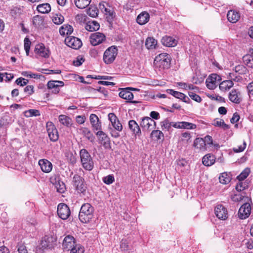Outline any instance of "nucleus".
Listing matches in <instances>:
<instances>
[{
  "label": "nucleus",
  "mask_w": 253,
  "mask_h": 253,
  "mask_svg": "<svg viewBox=\"0 0 253 253\" xmlns=\"http://www.w3.org/2000/svg\"><path fill=\"white\" fill-rule=\"evenodd\" d=\"M93 212L94 208L90 204H84L81 208L79 218L83 223L88 222L92 218Z\"/></svg>",
  "instance_id": "f257e3e1"
},
{
  "label": "nucleus",
  "mask_w": 253,
  "mask_h": 253,
  "mask_svg": "<svg viewBox=\"0 0 253 253\" xmlns=\"http://www.w3.org/2000/svg\"><path fill=\"white\" fill-rule=\"evenodd\" d=\"M56 188L57 191L60 193H63L65 190V185L63 182L59 181L58 183L56 184Z\"/></svg>",
  "instance_id": "8fccbe9b"
},
{
  "label": "nucleus",
  "mask_w": 253,
  "mask_h": 253,
  "mask_svg": "<svg viewBox=\"0 0 253 253\" xmlns=\"http://www.w3.org/2000/svg\"><path fill=\"white\" fill-rule=\"evenodd\" d=\"M130 129L134 134H137L140 133V129L136 122L134 120H130L128 122Z\"/></svg>",
  "instance_id": "72a5a7b5"
},
{
  "label": "nucleus",
  "mask_w": 253,
  "mask_h": 253,
  "mask_svg": "<svg viewBox=\"0 0 253 253\" xmlns=\"http://www.w3.org/2000/svg\"><path fill=\"white\" fill-rule=\"evenodd\" d=\"M105 6H106L105 9L102 12L107 16L106 18L108 19V21L111 20L115 17L113 9L108 4H106Z\"/></svg>",
  "instance_id": "7c9ffc66"
},
{
  "label": "nucleus",
  "mask_w": 253,
  "mask_h": 253,
  "mask_svg": "<svg viewBox=\"0 0 253 253\" xmlns=\"http://www.w3.org/2000/svg\"><path fill=\"white\" fill-rule=\"evenodd\" d=\"M65 42L69 47L75 49H79L82 45V41L75 37H67L65 40Z\"/></svg>",
  "instance_id": "1a4fd4ad"
},
{
  "label": "nucleus",
  "mask_w": 253,
  "mask_h": 253,
  "mask_svg": "<svg viewBox=\"0 0 253 253\" xmlns=\"http://www.w3.org/2000/svg\"><path fill=\"white\" fill-rule=\"evenodd\" d=\"M19 253H28L27 250L24 245H20L18 249Z\"/></svg>",
  "instance_id": "338daca9"
},
{
  "label": "nucleus",
  "mask_w": 253,
  "mask_h": 253,
  "mask_svg": "<svg viewBox=\"0 0 253 253\" xmlns=\"http://www.w3.org/2000/svg\"><path fill=\"white\" fill-rule=\"evenodd\" d=\"M47 87L49 89H52L54 88H58V85L56 84L55 81H49L47 84Z\"/></svg>",
  "instance_id": "052dcab7"
},
{
  "label": "nucleus",
  "mask_w": 253,
  "mask_h": 253,
  "mask_svg": "<svg viewBox=\"0 0 253 253\" xmlns=\"http://www.w3.org/2000/svg\"><path fill=\"white\" fill-rule=\"evenodd\" d=\"M173 127L177 128L193 129L196 127V125L186 122H180L173 123Z\"/></svg>",
  "instance_id": "4be33fe9"
},
{
  "label": "nucleus",
  "mask_w": 253,
  "mask_h": 253,
  "mask_svg": "<svg viewBox=\"0 0 253 253\" xmlns=\"http://www.w3.org/2000/svg\"><path fill=\"white\" fill-rule=\"evenodd\" d=\"M24 91L29 95L32 94L34 92V87L32 85H27L24 89Z\"/></svg>",
  "instance_id": "bf43d9fd"
},
{
  "label": "nucleus",
  "mask_w": 253,
  "mask_h": 253,
  "mask_svg": "<svg viewBox=\"0 0 253 253\" xmlns=\"http://www.w3.org/2000/svg\"><path fill=\"white\" fill-rule=\"evenodd\" d=\"M59 121L61 124L67 126L71 125L72 123V119L65 115H60L59 116Z\"/></svg>",
  "instance_id": "c9c22d12"
},
{
  "label": "nucleus",
  "mask_w": 253,
  "mask_h": 253,
  "mask_svg": "<svg viewBox=\"0 0 253 253\" xmlns=\"http://www.w3.org/2000/svg\"><path fill=\"white\" fill-rule=\"evenodd\" d=\"M150 16L148 13L144 11L139 14L136 18L137 22L141 25L147 23L149 20Z\"/></svg>",
  "instance_id": "393cba45"
},
{
  "label": "nucleus",
  "mask_w": 253,
  "mask_h": 253,
  "mask_svg": "<svg viewBox=\"0 0 253 253\" xmlns=\"http://www.w3.org/2000/svg\"><path fill=\"white\" fill-rule=\"evenodd\" d=\"M193 146L201 151H205L206 150V144L203 140V138H196Z\"/></svg>",
  "instance_id": "c756f323"
},
{
  "label": "nucleus",
  "mask_w": 253,
  "mask_h": 253,
  "mask_svg": "<svg viewBox=\"0 0 253 253\" xmlns=\"http://www.w3.org/2000/svg\"><path fill=\"white\" fill-rule=\"evenodd\" d=\"M46 129L50 140L53 142L56 141L59 138L58 133L52 122L46 123Z\"/></svg>",
  "instance_id": "423d86ee"
},
{
  "label": "nucleus",
  "mask_w": 253,
  "mask_h": 253,
  "mask_svg": "<svg viewBox=\"0 0 253 253\" xmlns=\"http://www.w3.org/2000/svg\"><path fill=\"white\" fill-rule=\"evenodd\" d=\"M156 124L155 122L151 118L147 117L142 119L140 126L145 130H148L153 128V126Z\"/></svg>",
  "instance_id": "a211bd4d"
},
{
  "label": "nucleus",
  "mask_w": 253,
  "mask_h": 253,
  "mask_svg": "<svg viewBox=\"0 0 253 253\" xmlns=\"http://www.w3.org/2000/svg\"><path fill=\"white\" fill-rule=\"evenodd\" d=\"M35 51L36 54L44 58H48L49 55V50L46 49L43 44H37L35 47Z\"/></svg>",
  "instance_id": "6ab92c4d"
},
{
  "label": "nucleus",
  "mask_w": 253,
  "mask_h": 253,
  "mask_svg": "<svg viewBox=\"0 0 253 253\" xmlns=\"http://www.w3.org/2000/svg\"><path fill=\"white\" fill-rule=\"evenodd\" d=\"M215 162V157L213 155L209 154L204 156L202 159V163L206 166H211Z\"/></svg>",
  "instance_id": "bb28decb"
},
{
  "label": "nucleus",
  "mask_w": 253,
  "mask_h": 253,
  "mask_svg": "<svg viewBox=\"0 0 253 253\" xmlns=\"http://www.w3.org/2000/svg\"><path fill=\"white\" fill-rule=\"evenodd\" d=\"M70 253H84V248L79 244H76L71 250Z\"/></svg>",
  "instance_id": "49530a36"
},
{
  "label": "nucleus",
  "mask_w": 253,
  "mask_h": 253,
  "mask_svg": "<svg viewBox=\"0 0 253 253\" xmlns=\"http://www.w3.org/2000/svg\"><path fill=\"white\" fill-rule=\"evenodd\" d=\"M162 44L168 47H174L177 45V41L173 38L166 36L161 40Z\"/></svg>",
  "instance_id": "5701e85b"
},
{
  "label": "nucleus",
  "mask_w": 253,
  "mask_h": 253,
  "mask_svg": "<svg viewBox=\"0 0 253 253\" xmlns=\"http://www.w3.org/2000/svg\"><path fill=\"white\" fill-rule=\"evenodd\" d=\"M37 9L40 13H48L51 10V7L49 3H44L38 5Z\"/></svg>",
  "instance_id": "2f4dec72"
},
{
  "label": "nucleus",
  "mask_w": 253,
  "mask_h": 253,
  "mask_svg": "<svg viewBox=\"0 0 253 253\" xmlns=\"http://www.w3.org/2000/svg\"><path fill=\"white\" fill-rule=\"evenodd\" d=\"M246 143L245 142H244L242 145L238 146L237 148H236V147L233 148V150L234 152H235V153L241 152L245 150V149L246 148Z\"/></svg>",
  "instance_id": "864d4df0"
},
{
  "label": "nucleus",
  "mask_w": 253,
  "mask_h": 253,
  "mask_svg": "<svg viewBox=\"0 0 253 253\" xmlns=\"http://www.w3.org/2000/svg\"><path fill=\"white\" fill-rule=\"evenodd\" d=\"M105 38L104 35L99 32H96L91 35L90 42L92 45L95 46L101 43Z\"/></svg>",
  "instance_id": "4468645a"
},
{
  "label": "nucleus",
  "mask_w": 253,
  "mask_h": 253,
  "mask_svg": "<svg viewBox=\"0 0 253 253\" xmlns=\"http://www.w3.org/2000/svg\"><path fill=\"white\" fill-rule=\"evenodd\" d=\"M220 77L216 74H212L207 79L206 84L207 87L210 89H214L218 84Z\"/></svg>",
  "instance_id": "6e6552de"
},
{
  "label": "nucleus",
  "mask_w": 253,
  "mask_h": 253,
  "mask_svg": "<svg viewBox=\"0 0 253 253\" xmlns=\"http://www.w3.org/2000/svg\"><path fill=\"white\" fill-rule=\"evenodd\" d=\"M151 137L153 138L155 140L158 141L162 139H164V134L163 132L159 130H153L151 133Z\"/></svg>",
  "instance_id": "58836bf2"
},
{
  "label": "nucleus",
  "mask_w": 253,
  "mask_h": 253,
  "mask_svg": "<svg viewBox=\"0 0 253 253\" xmlns=\"http://www.w3.org/2000/svg\"><path fill=\"white\" fill-rule=\"evenodd\" d=\"M84 59L83 58V57L81 56H78L76 60H74L73 61V64L75 66H81L83 63L84 62Z\"/></svg>",
  "instance_id": "4d7b16f0"
},
{
  "label": "nucleus",
  "mask_w": 253,
  "mask_h": 253,
  "mask_svg": "<svg viewBox=\"0 0 253 253\" xmlns=\"http://www.w3.org/2000/svg\"><path fill=\"white\" fill-rule=\"evenodd\" d=\"M73 32V27L68 24H64L59 29V33L62 36L70 35Z\"/></svg>",
  "instance_id": "c85d7f7f"
},
{
  "label": "nucleus",
  "mask_w": 253,
  "mask_h": 253,
  "mask_svg": "<svg viewBox=\"0 0 253 253\" xmlns=\"http://www.w3.org/2000/svg\"><path fill=\"white\" fill-rule=\"evenodd\" d=\"M39 165L42 171L44 172L48 173L52 170V164L46 159L40 160L39 161Z\"/></svg>",
  "instance_id": "412c9836"
},
{
  "label": "nucleus",
  "mask_w": 253,
  "mask_h": 253,
  "mask_svg": "<svg viewBox=\"0 0 253 253\" xmlns=\"http://www.w3.org/2000/svg\"><path fill=\"white\" fill-rule=\"evenodd\" d=\"M64 20L63 16L60 14H55L53 15L52 21L55 24L60 25L64 22Z\"/></svg>",
  "instance_id": "37998d69"
},
{
  "label": "nucleus",
  "mask_w": 253,
  "mask_h": 253,
  "mask_svg": "<svg viewBox=\"0 0 253 253\" xmlns=\"http://www.w3.org/2000/svg\"><path fill=\"white\" fill-rule=\"evenodd\" d=\"M85 117L84 116H77L76 122L79 124H83L84 123Z\"/></svg>",
  "instance_id": "e2e57ef3"
},
{
  "label": "nucleus",
  "mask_w": 253,
  "mask_h": 253,
  "mask_svg": "<svg viewBox=\"0 0 253 253\" xmlns=\"http://www.w3.org/2000/svg\"><path fill=\"white\" fill-rule=\"evenodd\" d=\"M139 90L138 89L128 87L122 89L119 93V96L124 99L130 101L133 98V94L129 90Z\"/></svg>",
  "instance_id": "dca6fc26"
},
{
  "label": "nucleus",
  "mask_w": 253,
  "mask_h": 253,
  "mask_svg": "<svg viewBox=\"0 0 253 253\" xmlns=\"http://www.w3.org/2000/svg\"><path fill=\"white\" fill-rule=\"evenodd\" d=\"M240 92L237 89H233L229 93V99L232 102L239 104L241 102Z\"/></svg>",
  "instance_id": "b1692460"
},
{
  "label": "nucleus",
  "mask_w": 253,
  "mask_h": 253,
  "mask_svg": "<svg viewBox=\"0 0 253 253\" xmlns=\"http://www.w3.org/2000/svg\"><path fill=\"white\" fill-rule=\"evenodd\" d=\"M246 187V184L242 182V181H239V182L237 184L236 186V189L239 192H241L244 190Z\"/></svg>",
  "instance_id": "6e6d98bb"
},
{
  "label": "nucleus",
  "mask_w": 253,
  "mask_h": 253,
  "mask_svg": "<svg viewBox=\"0 0 253 253\" xmlns=\"http://www.w3.org/2000/svg\"><path fill=\"white\" fill-rule=\"evenodd\" d=\"M16 83L20 86H24L26 85L28 81L24 78H19L16 80Z\"/></svg>",
  "instance_id": "5fc2aeb1"
},
{
  "label": "nucleus",
  "mask_w": 253,
  "mask_h": 253,
  "mask_svg": "<svg viewBox=\"0 0 253 253\" xmlns=\"http://www.w3.org/2000/svg\"><path fill=\"white\" fill-rule=\"evenodd\" d=\"M250 173V169L246 168L237 176V179L239 181H242L247 177Z\"/></svg>",
  "instance_id": "c03bdc74"
},
{
  "label": "nucleus",
  "mask_w": 253,
  "mask_h": 253,
  "mask_svg": "<svg viewBox=\"0 0 253 253\" xmlns=\"http://www.w3.org/2000/svg\"><path fill=\"white\" fill-rule=\"evenodd\" d=\"M251 207L249 203L244 204L239 209L238 211L239 217L241 219H246L251 214Z\"/></svg>",
  "instance_id": "9b49d317"
},
{
  "label": "nucleus",
  "mask_w": 253,
  "mask_h": 253,
  "mask_svg": "<svg viewBox=\"0 0 253 253\" xmlns=\"http://www.w3.org/2000/svg\"><path fill=\"white\" fill-rule=\"evenodd\" d=\"M89 120L92 125L99 122L98 117L93 114L90 115Z\"/></svg>",
  "instance_id": "13d9d810"
},
{
  "label": "nucleus",
  "mask_w": 253,
  "mask_h": 253,
  "mask_svg": "<svg viewBox=\"0 0 253 253\" xmlns=\"http://www.w3.org/2000/svg\"><path fill=\"white\" fill-rule=\"evenodd\" d=\"M31 42L28 38H25L24 40V46L26 55H29Z\"/></svg>",
  "instance_id": "de8ad7c7"
},
{
  "label": "nucleus",
  "mask_w": 253,
  "mask_h": 253,
  "mask_svg": "<svg viewBox=\"0 0 253 253\" xmlns=\"http://www.w3.org/2000/svg\"><path fill=\"white\" fill-rule=\"evenodd\" d=\"M55 241V239L52 236H45L41 241L39 246V249L44 250L47 248H50L52 247L53 243Z\"/></svg>",
  "instance_id": "9d476101"
},
{
  "label": "nucleus",
  "mask_w": 253,
  "mask_h": 253,
  "mask_svg": "<svg viewBox=\"0 0 253 253\" xmlns=\"http://www.w3.org/2000/svg\"><path fill=\"white\" fill-rule=\"evenodd\" d=\"M233 81H235L236 79H234L230 74V80L224 81L219 84V87L220 89L223 91L230 89L234 85Z\"/></svg>",
  "instance_id": "aec40b11"
},
{
  "label": "nucleus",
  "mask_w": 253,
  "mask_h": 253,
  "mask_svg": "<svg viewBox=\"0 0 253 253\" xmlns=\"http://www.w3.org/2000/svg\"><path fill=\"white\" fill-rule=\"evenodd\" d=\"M98 136L99 143L105 148L110 147V140L109 137L102 131H98L96 133Z\"/></svg>",
  "instance_id": "f8f14e48"
},
{
  "label": "nucleus",
  "mask_w": 253,
  "mask_h": 253,
  "mask_svg": "<svg viewBox=\"0 0 253 253\" xmlns=\"http://www.w3.org/2000/svg\"><path fill=\"white\" fill-rule=\"evenodd\" d=\"M108 118L112 126L116 130L119 131L122 130L123 126L116 116L114 113H109L108 114Z\"/></svg>",
  "instance_id": "f3484780"
},
{
  "label": "nucleus",
  "mask_w": 253,
  "mask_h": 253,
  "mask_svg": "<svg viewBox=\"0 0 253 253\" xmlns=\"http://www.w3.org/2000/svg\"><path fill=\"white\" fill-rule=\"evenodd\" d=\"M215 214L220 219L225 220L228 217V212L226 209L222 205H218L215 208Z\"/></svg>",
  "instance_id": "ddd939ff"
},
{
  "label": "nucleus",
  "mask_w": 253,
  "mask_h": 253,
  "mask_svg": "<svg viewBox=\"0 0 253 253\" xmlns=\"http://www.w3.org/2000/svg\"><path fill=\"white\" fill-rule=\"evenodd\" d=\"M76 244L74 238L72 236L68 235L64 238L63 241L62 247L63 249L69 251Z\"/></svg>",
  "instance_id": "2eb2a0df"
},
{
  "label": "nucleus",
  "mask_w": 253,
  "mask_h": 253,
  "mask_svg": "<svg viewBox=\"0 0 253 253\" xmlns=\"http://www.w3.org/2000/svg\"><path fill=\"white\" fill-rule=\"evenodd\" d=\"M169 55L166 53H161L156 56L154 62L157 66L163 69H168L170 64Z\"/></svg>",
  "instance_id": "7ed1b4c3"
},
{
  "label": "nucleus",
  "mask_w": 253,
  "mask_h": 253,
  "mask_svg": "<svg viewBox=\"0 0 253 253\" xmlns=\"http://www.w3.org/2000/svg\"><path fill=\"white\" fill-rule=\"evenodd\" d=\"M203 140L205 142V144H212V137L210 135H207L203 139Z\"/></svg>",
  "instance_id": "0e129e2a"
},
{
  "label": "nucleus",
  "mask_w": 253,
  "mask_h": 253,
  "mask_svg": "<svg viewBox=\"0 0 253 253\" xmlns=\"http://www.w3.org/2000/svg\"><path fill=\"white\" fill-rule=\"evenodd\" d=\"M99 27V23L95 21L89 22L85 26L86 30L91 32L98 30Z\"/></svg>",
  "instance_id": "f704fd0d"
},
{
  "label": "nucleus",
  "mask_w": 253,
  "mask_h": 253,
  "mask_svg": "<svg viewBox=\"0 0 253 253\" xmlns=\"http://www.w3.org/2000/svg\"><path fill=\"white\" fill-rule=\"evenodd\" d=\"M117 55V49L114 46L108 48L104 53L103 60L106 64L112 63Z\"/></svg>",
  "instance_id": "20e7f679"
},
{
  "label": "nucleus",
  "mask_w": 253,
  "mask_h": 253,
  "mask_svg": "<svg viewBox=\"0 0 253 253\" xmlns=\"http://www.w3.org/2000/svg\"><path fill=\"white\" fill-rule=\"evenodd\" d=\"M240 119V116L239 114L237 113H235L232 118L230 119V122L232 124H235V123H237L238 121H239Z\"/></svg>",
  "instance_id": "680f3d73"
},
{
  "label": "nucleus",
  "mask_w": 253,
  "mask_h": 253,
  "mask_svg": "<svg viewBox=\"0 0 253 253\" xmlns=\"http://www.w3.org/2000/svg\"><path fill=\"white\" fill-rule=\"evenodd\" d=\"M188 94L192 99L194 100V101L197 102H200L202 100V99L199 95L196 94V93L192 91H189L188 92Z\"/></svg>",
  "instance_id": "603ef678"
},
{
  "label": "nucleus",
  "mask_w": 253,
  "mask_h": 253,
  "mask_svg": "<svg viewBox=\"0 0 253 253\" xmlns=\"http://www.w3.org/2000/svg\"><path fill=\"white\" fill-rule=\"evenodd\" d=\"M243 196L241 194H235L232 196V199L233 201L238 202L240 201L243 199Z\"/></svg>",
  "instance_id": "774afa93"
},
{
  "label": "nucleus",
  "mask_w": 253,
  "mask_h": 253,
  "mask_svg": "<svg viewBox=\"0 0 253 253\" xmlns=\"http://www.w3.org/2000/svg\"><path fill=\"white\" fill-rule=\"evenodd\" d=\"M40 113L39 110L36 109H30L25 112V116L26 117H31L32 116H39Z\"/></svg>",
  "instance_id": "a18cd8bd"
},
{
  "label": "nucleus",
  "mask_w": 253,
  "mask_h": 253,
  "mask_svg": "<svg viewBox=\"0 0 253 253\" xmlns=\"http://www.w3.org/2000/svg\"><path fill=\"white\" fill-rule=\"evenodd\" d=\"M212 125L215 126L221 127L224 130L228 129L229 128V126L226 124L222 119L214 120Z\"/></svg>",
  "instance_id": "a19ab883"
},
{
  "label": "nucleus",
  "mask_w": 253,
  "mask_h": 253,
  "mask_svg": "<svg viewBox=\"0 0 253 253\" xmlns=\"http://www.w3.org/2000/svg\"><path fill=\"white\" fill-rule=\"evenodd\" d=\"M231 179L230 175L227 172L222 173L219 177V182L223 184L228 183L231 181Z\"/></svg>",
  "instance_id": "e433bc0d"
},
{
  "label": "nucleus",
  "mask_w": 253,
  "mask_h": 253,
  "mask_svg": "<svg viewBox=\"0 0 253 253\" xmlns=\"http://www.w3.org/2000/svg\"><path fill=\"white\" fill-rule=\"evenodd\" d=\"M81 160L83 168L87 170H91L93 169L94 164L92 159L85 149H82L80 152Z\"/></svg>",
  "instance_id": "f03ea898"
},
{
  "label": "nucleus",
  "mask_w": 253,
  "mask_h": 253,
  "mask_svg": "<svg viewBox=\"0 0 253 253\" xmlns=\"http://www.w3.org/2000/svg\"><path fill=\"white\" fill-rule=\"evenodd\" d=\"M115 180L113 175L110 174L103 178V181L106 184H111Z\"/></svg>",
  "instance_id": "09e8293b"
},
{
  "label": "nucleus",
  "mask_w": 253,
  "mask_h": 253,
  "mask_svg": "<svg viewBox=\"0 0 253 253\" xmlns=\"http://www.w3.org/2000/svg\"><path fill=\"white\" fill-rule=\"evenodd\" d=\"M121 249L122 250L126 251L128 250V245L126 240H122L120 245Z\"/></svg>",
  "instance_id": "69168bd1"
},
{
  "label": "nucleus",
  "mask_w": 253,
  "mask_h": 253,
  "mask_svg": "<svg viewBox=\"0 0 253 253\" xmlns=\"http://www.w3.org/2000/svg\"><path fill=\"white\" fill-rule=\"evenodd\" d=\"M73 182L74 186L78 192L84 194L86 186L84 183V179L80 175L75 174L73 177Z\"/></svg>",
  "instance_id": "39448f33"
},
{
  "label": "nucleus",
  "mask_w": 253,
  "mask_h": 253,
  "mask_svg": "<svg viewBox=\"0 0 253 253\" xmlns=\"http://www.w3.org/2000/svg\"><path fill=\"white\" fill-rule=\"evenodd\" d=\"M157 42L153 38H148L145 42V45L148 49H154L156 47Z\"/></svg>",
  "instance_id": "ea45409f"
},
{
  "label": "nucleus",
  "mask_w": 253,
  "mask_h": 253,
  "mask_svg": "<svg viewBox=\"0 0 253 253\" xmlns=\"http://www.w3.org/2000/svg\"><path fill=\"white\" fill-rule=\"evenodd\" d=\"M71 213L68 206L64 203H60L57 207V214L62 219H67Z\"/></svg>",
  "instance_id": "0eeeda50"
},
{
  "label": "nucleus",
  "mask_w": 253,
  "mask_h": 253,
  "mask_svg": "<svg viewBox=\"0 0 253 253\" xmlns=\"http://www.w3.org/2000/svg\"><path fill=\"white\" fill-rule=\"evenodd\" d=\"M98 10L95 7L89 8L88 10V14L92 17H95L98 15Z\"/></svg>",
  "instance_id": "3c124183"
},
{
  "label": "nucleus",
  "mask_w": 253,
  "mask_h": 253,
  "mask_svg": "<svg viewBox=\"0 0 253 253\" xmlns=\"http://www.w3.org/2000/svg\"><path fill=\"white\" fill-rule=\"evenodd\" d=\"M227 17L230 22L235 23L239 20L240 15L238 12L234 10H231L228 12Z\"/></svg>",
  "instance_id": "a878e982"
},
{
  "label": "nucleus",
  "mask_w": 253,
  "mask_h": 253,
  "mask_svg": "<svg viewBox=\"0 0 253 253\" xmlns=\"http://www.w3.org/2000/svg\"><path fill=\"white\" fill-rule=\"evenodd\" d=\"M167 92L175 97L183 100L184 102H186L189 99V98L187 96L180 92L174 91L172 89H168Z\"/></svg>",
  "instance_id": "cd10ccee"
},
{
  "label": "nucleus",
  "mask_w": 253,
  "mask_h": 253,
  "mask_svg": "<svg viewBox=\"0 0 253 253\" xmlns=\"http://www.w3.org/2000/svg\"><path fill=\"white\" fill-rule=\"evenodd\" d=\"M80 131L81 133L90 142H93L94 141V136L87 128L82 127L80 129Z\"/></svg>",
  "instance_id": "473e14b6"
},
{
  "label": "nucleus",
  "mask_w": 253,
  "mask_h": 253,
  "mask_svg": "<svg viewBox=\"0 0 253 253\" xmlns=\"http://www.w3.org/2000/svg\"><path fill=\"white\" fill-rule=\"evenodd\" d=\"M91 0H75L76 6L80 9L86 7L90 3Z\"/></svg>",
  "instance_id": "4c0bfd02"
},
{
  "label": "nucleus",
  "mask_w": 253,
  "mask_h": 253,
  "mask_svg": "<svg viewBox=\"0 0 253 253\" xmlns=\"http://www.w3.org/2000/svg\"><path fill=\"white\" fill-rule=\"evenodd\" d=\"M173 122H170L168 119H165L161 123V127L163 130L169 131L171 126H173Z\"/></svg>",
  "instance_id": "79ce46f5"
}]
</instances>
